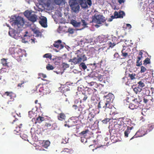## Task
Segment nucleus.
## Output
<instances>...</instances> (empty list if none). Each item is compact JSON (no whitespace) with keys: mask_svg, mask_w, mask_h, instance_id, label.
<instances>
[{"mask_svg":"<svg viewBox=\"0 0 154 154\" xmlns=\"http://www.w3.org/2000/svg\"><path fill=\"white\" fill-rule=\"evenodd\" d=\"M9 52L13 57L17 59L18 57H22L23 55V52H24L23 50L17 46L10 47Z\"/></svg>","mask_w":154,"mask_h":154,"instance_id":"1","label":"nucleus"},{"mask_svg":"<svg viewBox=\"0 0 154 154\" xmlns=\"http://www.w3.org/2000/svg\"><path fill=\"white\" fill-rule=\"evenodd\" d=\"M24 24V20L23 18L21 17L18 16L14 20L12 23V26H14L16 28H22Z\"/></svg>","mask_w":154,"mask_h":154,"instance_id":"2","label":"nucleus"},{"mask_svg":"<svg viewBox=\"0 0 154 154\" xmlns=\"http://www.w3.org/2000/svg\"><path fill=\"white\" fill-rule=\"evenodd\" d=\"M25 16L32 23L36 21L38 19V16L35 13L31 11H26L24 13Z\"/></svg>","mask_w":154,"mask_h":154,"instance_id":"3","label":"nucleus"},{"mask_svg":"<svg viewBox=\"0 0 154 154\" xmlns=\"http://www.w3.org/2000/svg\"><path fill=\"white\" fill-rule=\"evenodd\" d=\"M92 22L98 24H101L104 23L106 19L103 15L100 14H95L92 17Z\"/></svg>","mask_w":154,"mask_h":154,"instance_id":"4","label":"nucleus"},{"mask_svg":"<svg viewBox=\"0 0 154 154\" xmlns=\"http://www.w3.org/2000/svg\"><path fill=\"white\" fill-rule=\"evenodd\" d=\"M38 90L39 92L41 93V94L44 95L49 94L51 92V90L49 88L45 85H41V84L38 85L36 86V89L39 88Z\"/></svg>","mask_w":154,"mask_h":154,"instance_id":"5","label":"nucleus"},{"mask_svg":"<svg viewBox=\"0 0 154 154\" xmlns=\"http://www.w3.org/2000/svg\"><path fill=\"white\" fill-rule=\"evenodd\" d=\"M69 5L72 10L75 12L79 11L80 7L79 3L76 0H70Z\"/></svg>","mask_w":154,"mask_h":154,"instance_id":"6","label":"nucleus"},{"mask_svg":"<svg viewBox=\"0 0 154 154\" xmlns=\"http://www.w3.org/2000/svg\"><path fill=\"white\" fill-rule=\"evenodd\" d=\"M77 1L81 8L84 9H88L92 5L91 0H78Z\"/></svg>","mask_w":154,"mask_h":154,"instance_id":"7","label":"nucleus"},{"mask_svg":"<svg viewBox=\"0 0 154 154\" xmlns=\"http://www.w3.org/2000/svg\"><path fill=\"white\" fill-rule=\"evenodd\" d=\"M140 103L137 101V99H134L133 100V102L129 104V108L132 110L140 109Z\"/></svg>","mask_w":154,"mask_h":154,"instance_id":"8","label":"nucleus"},{"mask_svg":"<svg viewBox=\"0 0 154 154\" xmlns=\"http://www.w3.org/2000/svg\"><path fill=\"white\" fill-rule=\"evenodd\" d=\"M133 90L136 94H139L142 91V93L144 94L148 95L149 94V90H147L144 88L142 89L141 88L138 86L133 88Z\"/></svg>","mask_w":154,"mask_h":154,"instance_id":"9","label":"nucleus"},{"mask_svg":"<svg viewBox=\"0 0 154 154\" xmlns=\"http://www.w3.org/2000/svg\"><path fill=\"white\" fill-rule=\"evenodd\" d=\"M3 96L9 97L10 100V101H14V98L16 97V94L12 91H7L5 92L3 94Z\"/></svg>","mask_w":154,"mask_h":154,"instance_id":"10","label":"nucleus"},{"mask_svg":"<svg viewBox=\"0 0 154 154\" xmlns=\"http://www.w3.org/2000/svg\"><path fill=\"white\" fill-rule=\"evenodd\" d=\"M77 57L78 58H81V60L83 62L87 60V58L84 54L83 51L82 49H80L76 51Z\"/></svg>","mask_w":154,"mask_h":154,"instance_id":"11","label":"nucleus"},{"mask_svg":"<svg viewBox=\"0 0 154 154\" xmlns=\"http://www.w3.org/2000/svg\"><path fill=\"white\" fill-rule=\"evenodd\" d=\"M119 42L117 38L115 36L112 38V41H108L107 44L109 47L112 48L116 45L118 44Z\"/></svg>","mask_w":154,"mask_h":154,"instance_id":"12","label":"nucleus"},{"mask_svg":"<svg viewBox=\"0 0 154 154\" xmlns=\"http://www.w3.org/2000/svg\"><path fill=\"white\" fill-rule=\"evenodd\" d=\"M147 133L148 131L147 130L146 131V132H144V131L142 130H139L136 133L135 135L130 139V140H131L134 138L143 136L146 134Z\"/></svg>","mask_w":154,"mask_h":154,"instance_id":"13","label":"nucleus"},{"mask_svg":"<svg viewBox=\"0 0 154 154\" xmlns=\"http://www.w3.org/2000/svg\"><path fill=\"white\" fill-rule=\"evenodd\" d=\"M96 78L98 79V80L101 81L103 80V77L101 75L98 74L97 72H93L90 74V76L88 77V79H91L93 78Z\"/></svg>","mask_w":154,"mask_h":154,"instance_id":"14","label":"nucleus"},{"mask_svg":"<svg viewBox=\"0 0 154 154\" xmlns=\"http://www.w3.org/2000/svg\"><path fill=\"white\" fill-rule=\"evenodd\" d=\"M117 121V124L120 125H123V124H125L126 126L127 125H130L131 122V121L130 119L128 118H125L124 120L120 121L119 120H118Z\"/></svg>","mask_w":154,"mask_h":154,"instance_id":"15","label":"nucleus"},{"mask_svg":"<svg viewBox=\"0 0 154 154\" xmlns=\"http://www.w3.org/2000/svg\"><path fill=\"white\" fill-rule=\"evenodd\" d=\"M53 45L55 47L59 49H63L64 47V45L62 44V41L60 40L55 41Z\"/></svg>","mask_w":154,"mask_h":154,"instance_id":"16","label":"nucleus"},{"mask_svg":"<svg viewBox=\"0 0 154 154\" xmlns=\"http://www.w3.org/2000/svg\"><path fill=\"white\" fill-rule=\"evenodd\" d=\"M82 115H80L78 117L77 116H73L70 118L72 120L74 124L76 125L78 121L79 120L81 121V119H82Z\"/></svg>","mask_w":154,"mask_h":154,"instance_id":"17","label":"nucleus"},{"mask_svg":"<svg viewBox=\"0 0 154 154\" xmlns=\"http://www.w3.org/2000/svg\"><path fill=\"white\" fill-rule=\"evenodd\" d=\"M113 107L110 104L105 101L104 111L107 112L111 111V109Z\"/></svg>","mask_w":154,"mask_h":154,"instance_id":"18","label":"nucleus"},{"mask_svg":"<svg viewBox=\"0 0 154 154\" xmlns=\"http://www.w3.org/2000/svg\"><path fill=\"white\" fill-rule=\"evenodd\" d=\"M142 50H141L140 51L139 54V56L137 57L136 62V66H140L142 64V61L139 62L143 57L142 55L143 53L142 52Z\"/></svg>","mask_w":154,"mask_h":154,"instance_id":"19","label":"nucleus"},{"mask_svg":"<svg viewBox=\"0 0 154 154\" xmlns=\"http://www.w3.org/2000/svg\"><path fill=\"white\" fill-rule=\"evenodd\" d=\"M7 59L2 58L1 60V63L4 66L10 67H12V65L10 62H8Z\"/></svg>","mask_w":154,"mask_h":154,"instance_id":"20","label":"nucleus"},{"mask_svg":"<svg viewBox=\"0 0 154 154\" xmlns=\"http://www.w3.org/2000/svg\"><path fill=\"white\" fill-rule=\"evenodd\" d=\"M82 61L81 60V58H78L77 57H74L73 58L70 59L69 60V62H71L73 63L74 65L79 64Z\"/></svg>","mask_w":154,"mask_h":154,"instance_id":"21","label":"nucleus"},{"mask_svg":"<svg viewBox=\"0 0 154 154\" xmlns=\"http://www.w3.org/2000/svg\"><path fill=\"white\" fill-rule=\"evenodd\" d=\"M90 79H89L88 77V79H87V81H86V82L88 83L89 85L90 86H94V87L95 88H97L99 87L100 85H102L100 84H97L96 82H90L89 81Z\"/></svg>","mask_w":154,"mask_h":154,"instance_id":"22","label":"nucleus"},{"mask_svg":"<svg viewBox=\"0 0 154 154\" xmlns=\"http://www.w3.org/2000/svg\"><path fill=\"white\" fill-rule=\"evenodd\" d=\"M113 95L111 94H109L106 96V100L105 102L111 104L113 100Z\"/></svg>","mask_w":154,"mask_h":154,"instance_id":"23","label":"nucleus"},{"mask_svg":"<svg viewBox=\"0 0 154 154\" xmlns=\"http://www.w3.org/2000/svg\"><path fill=\"white\" fill-rule=\"evenodd\" d=\"M112 119L113 120H119L120 121L124 120L125 117H120L119 116V114L118 113H114L112 117Z\"/></svg>","mask_w":154,"mask_h":154,"instance_id":"24","label":"nucleus"},{"mask_svg":"<svg viewBox=\"0 0 154 154\" xmlns=\"http://www.w3.org/2000/svg\"><path fill=\"white\" fill-rule=\"evenodd\" d=\"M47 20L46 17H44L39 21V23L41 25L44 27H46L47 26Z\"/></svg>","mask_w":154,"mask_h":154,"instance_id":"25","label":"nucleus"},{"mask_svg":"<svg viewBox=\"0 0 154 154\" xmlns=\"http://www.w3.org/2000/svg\"><path fill=\"white\" fill-rule=\"evenodd\" d=\"M105 101H100L98 103L97 107L99 110L104 111Z\"/></svg>","mask_w":154,"mask_h":154,"instance_id":"26","label":"nucleus"},{"mask_svg":"<svg viewBox=\"0 0 154 154\" xmlns=\"http://www.w3.org/2000/svg\"><path fill=\"white\" fill-rule=\"evenodd\" d=\"M66 124L64 125L65 127H67L68 128H70L75 125L73 122L70 118L68 120L65 122Z\"/></svg>","mask_w":154,"mask_h":154,"instance_id":"27","label":"nucleus"},{"mask_svg":"<svg viewBox=\"0 0 154 154\" xmlns=\"http://www.w3.org/2000/svg\"><path fill=\"white\" fill-rule=\"evenodd\" d=\"M40 143L42 146L47 148L50 145V142L48 140H43Z\"/></svg>","mask_w":154,"mask_h":154,"instance_id":"28","label":"nucleus"},{"mask_svg":"<svg viewBox=\"0 0 154 154\" xmlns=\"http://www.w3.org/2000/svg\"><path fill=\"white\" fill-rule=\"evenodd\" d=\"M133 128V127H130L129 126H127V129L124 132L125 137H128V134L130 132L131 130Z\"/></svg>","mask_w":154,"mask_h":154,"instance_id":"29","label":"nucleus"},{"mask_svg":"<svg viewBox=\"0 0 154 154\" xmlns=\"http://www.w3.org/2000/svg\"><path fill=\"white\" fill-rule=\"evenodd\" d=\"M66 117L65 115L63 113H59L57 116L58 119L60 121L65 120Z\"/></svg>","mask_w":154,"mask_h":154,"instance_id":"30","label":"nucleus"},{"mask_svg":"<svg viewBox=\"0 0 154 154\" xmlns=\"http://www.w3.org/2000/svg\"><path fill=\"white\" fill-rule=\"evenodd\" d=\"M122 55L124 57V58H125L127 57H129L128 55V51L125 50L124 48H123L122 51Z\"/></svg>","mask_w":154,"mask_h":154,"instance_id":"31","label":"nucleus"},{"mask_svg":"<svg viewBox=\"0 0 154 154\" xmlns=\"http://www.w3.org/2000/svg\"><path fill=\"white\" fill-rule=\"evenodd\" d=\"M108 39L106 37L104 36H100L99 37V42L100 43L108 42L109 41Z\"/></svg>","mask_w":154,"mask_h":154,"instance_id":"32","label":"nucleus"},{"mask_svg":"<svg viewBox=\"0 0 154 154\" xmlns=\"http://www.w3.org/2000/svg\"><path fill=\"white\" fill-rule=\"evenodd\" d=\"M71 23L75 27H78L80 26L81 23L78 22L76 21L72 20L71 21Z\"/></svg>","mask_w":154,"mask_h":154,"instance_id":"33","label":"nucleus"},{"mask_svg":"<svg viewBox=\"0 0 154 154\" xmlns=\"http://www.w3.org/2000/svg\"><path fill=\"white\" fill-rule=\"evenodd\" d=\"M29 38L30 37L29 36L26 34H25L24 35L23 37L22 38V42L24 43H26V42H28V39H29Z\"/></svg>","mask_w":154,"mask_h":154,"instance_id":"34","label":"nucleus"},{"mask_svg":"<svg viewBox=\"0 0 154 154\" xmlns=\"http://www.w3.org/2000/svg\"><path fill=\"white\" fill-rule=\"evenodd\" d=\"M9 29L10 31L8 32L9 35L11 37L14 38L15 33L16 30L12 28H10Z\"/></svg>","mask_w":154,"mask_h":154,"instance_id":"35","label":"nucleus"},{"mask_svg":"<svg viewBox=\"0 0 154 154\" xmlns=\"http://www.w3.org/2000/svg\"><path fill=\"white\" fill-rule=\"evenodd\" d=\"M96 90L93 88H88L87 90V93L89 95H91L93 94L96 91Z\"/></svg>","mask_w":154,"mask_h":154,"instance_id":"36","label":"nucleus"},{"mask_svg":"<svg viewBox=\"0 0 154 154\" xmlns=\"http://www.w3.org/2000/svg\"><path fill=\"white\" fill-rule=\"evenodd\" d=\"M118 15L117 16V18H123V17L125 15V14L124 11H120L118 12Z\"/></svg>","mask_w":154,"mask_h":154,"instance_id":"37","label":"nucleus"},{"mask_svg":"<svg viewBox=\"0 0 154 154\" xmlns=\"http://www.w3.org/2000/svg\"><path fill=\"white\" fill-rule=\"evenodd\" d=\"M88 98V97L87 95H86L85 93H82L81 95V100H83V101H85Z\"/></svg>","mask_w":154,"mask_h":154,"instance_id":"38","label":"nucleus"},{"mask_svg":"<svg viewBox=\"0 0 154 154\" xmlns=\"http://www.w3.org/2000/svg\"><path fill=\"white\" fill-rule=\"evenodd\" d=\"M82 23V26L83 27L80 29H78V30H81L85 27H87V23L85 22V20H82L81 21Z\"/></svg>","mask_w":154,"mask_h":154,"instance_id":"39","label":"nucleus"},{"mask_svg":"<svg viewBox=\"0 0 154 154\" xmlns=\"http://www.w3.org/2000/svg\"><path fill=\"white\" fill-rule=\"evenodd\" d=\"M21 35L20 34V31H16L14 38L16 39H18L20 37Z\"/></svg>","mask_w":154,"mask_h":154,"instance_id":"40","label":"nucleus"},{"mask_svg":"<svg viewBox=\"0 0 154 154\" xmlns=\"http://www.w3.org/2000/svg\"><path fill=\"white\" fill-rule=\"evenodd\" d=\"M44 127L46 129H49L51 128L52 127V125L50 122H46Z\"/></svg>","mask_w":154,"mask_h":154,"instance_id":"41","label":"nucleus"},{"mask_svg":"<svg viewBox=\"0 0 154 154\" xmlns=\"http://www.w3.org/2000/svg\"><path fill=\"white\" fill-rule=\"evenodd\" d=\"M10 68L7 67L2 68L1 69V72L2 73L8 72H9Z\"/></svg>","mask_w":154,"mask_h":154,"instance_id":"42","label":"nucleus"},{"mask_svg":"<svg viewBox=\"0 0 154 154\" xmlns=\"http://www.w3.org/2000/svg\"><path fill=\"white\" fill-rule=\"evenodd\" d=\"M128 76L129 77L130 79L131 80L135 79L137 78V76L135 73L129 74Z\"/></svg>","mask_w":154,"mask_h":154,"instance_id":"43","label":"nucleus"},{"mask_svg":"<svg viewBox=\"0 0 154 154\" xmlns=\"http://www.w3.org/2000/svg\"><path fill=\"white\" fill-rule=\"evenodd\" d=\"M53 1L57 5H60L64 3V0H53Z\"/></svg>","mask_w":154,"mask_h":154,"instance_id":"44","label":"nucleus"},{"mask_svg":"<svg viewBox=\"0 0 154 154\" xmlns=\"http://www.w3.org/2000/svg\"><path fill=\"white\" fill-rule=\"evenodd\" d=\"M28 82V81H25L24 80L21 81L20 82V83H19L18 84L17 86L18 87H23L24 86L23 84L27 82Z\"/></svg>","mask_w":154,"mask_h":154,"instance_id":"45","label":"nucleus"},{"mask_svg":"<svg viewBox=\"0 0 154 154\" xmlns=\"http://www.w3.org/2000/svg\"><path fill=\"white\" fill-rule=\"evenodd\" d=\"M150 59L148 58H147L143 61V64L144 65H146L147 64H150Z\"/></svg>","mask_w":154,"mask_h":154,"instance_id":"46","label":"nucleus"},{"mask_svg":"<svg viewBox=\"0 0 154 154\" xmlns=\"http://www.w3.org/2000/svg\"><path fill=\"white\" fill-rule=\"evenodd\" d=\"M79 66L80 68H81L84 70H85L87 68V66L85 63L83 62L81 63L80 64Z\"/></svg>","mask_w":154,"mask_h":154,"instance_id":"47","label":"nucleus"},{"mask_svg":"<svg viewBox=\"0 0 154 154\" xmlns=\"http://www.w3.org/2000/svg\"><path fill=\"white\" fill-rule=\"evenodd\" d=\"M148 132L151 131L154 128V124H150L148 125Z\"/></svg>","mask_w":154,"mask_h":154,"instance_id":"48","label":"nucleus"},{"mask_svg":"<svg viewBox=\"0 0 154 154\" xmlns=\"http://www.w3.org/2000/svg\"><path fill=\"white\" fill-rule=\"evenodd\" d=\"M46 69L48 70H53L54 69L53 66L49 64H48L46 66Z\"/></svg>","mask_w":154,"mask_h":154,"instance_id":"49","label":"nucleus"},{"mask_svg":"<svg viewBox=\"0 0 154 154\" xmlns=\"http://www.w3.org/2000/svg\"><path fill=\"white\" fill-rule=\"evenodd\" d=\"M111 119L106 118L102 121V123L104 124H107Z\"/></svg>","mask_w":154,"mask_h":154,"instance_id":"50","label":"nucleus"},{"mask_svg":"<svg viewBox=\"0 0 154 154\" xmlns=\"http://www.w3.org/2000/svg\"><path fill=\"white\" fill-rule=\"evenodd\" d=\"M138 84L139 85L138 86L140 88H142L145 86L144 84L141 81L138 82Z\"/></svg>","mask_w":154,"mask_h":154,"instance_id":"51","label":"nucleus"},{"mask_svg":"<svg viewBox=\"0 0 154 154\" xmlns=\"http://www.w3.org/2000/svg\"><path fill=\"white\" fill-rule=\"evenodd\" d=\"M43 57H44L48 58L49 59H51L52 57V56L51 54L48 53L45 54L43 56Z\"/></svg>","mask_w":154,"mask_h":154,"instance_id":"52","label":"nucleus"},{"mask_svg":"<svg viewBox=\"0 0 154 154\" xmlns=\"http://www.w3.org/2000/svg\"><path fill=\"white\" fill-rule=\"evenodd\" d=\"M95 116V114L93 112H90L88 115V119H89L91 118H94Z\"/></svg>","mask_w":154,"mask_h":154,"instance_id":"53","label":"nucleus"},{"mask_svg":"<svg viewBox=\"0 0 154 154\" xmlns=\"http://www.w3.org/2000/svg\"><path fill=\"white\" fill-rule=\"evenodd\" d=\"M34 33L36 34V36L38 37L41 35V33L39 30H36L34 31Z\"/></svg>","mask_w":154,"mask_h":154,"instance_id":"54","label":"nucleus"},{"mask_svg":"<svg viewBox=\"0 0 154 154\" xmlns=\"http://www.w3.org/2000/svg\"><path fill=\"white\" fill-rule=\"evenodd\" d=\"M81 141L82 143H85L87 142V139L84 137H81Z\"/></svg>","mask_w":154,"mask_h":154,"instance_id":"55","label":"nucleus"},{"mask_svg":"<svg viewBox=\"0 0 154 154\" xmlns=\"http://www.w3.org/2000/svg\"><path fill=\"white\" fill-rule=\"evenodd\" d=\"M38 75L40 76L39 77H38V79H39L41 77L44 78L46 77V75L42 73H39L38 74Z\"/></svg>","mask_w":154,"mask_h":154,"instance_id":"56","label":"nucleus"},{"mask_svg":"<svg viewBox=\"0 0 154 154\" xmlns=\"http://www.w3.org/2000/svg\"><path fill=\"white\" fill-rule=\"evenodd\" d=\"M114 16L112 15L111 17V18H112V20L115 18H117V16L118 15V12L116 11H115L114 13Z\"/></svg>","mask_w":154,"mask_h":154,"instance_id":"57","label":"nucleus"},{"mask_svg":"<svg viewBox=\"0 0 154 154\" xmlns=\"http://www.w3.org/2000/svg\"><path fill=\"white\" fill-rule=\"evenodd\" d=\"M89 132V130L88 129H87L85 130V131H83L81 132L80 133V134L84 135L85 134H86L87 133Z\"/></svg>","mask_w":154,"mask_h":154,"instance_id":"58","label":"nucleus"},{"mask_svg":"<svg viewBox=\"0 0 154 154\" xmlns=\"http://www.w3.org/2000/svg\"><path fill=\"white\" fill-rule=\"evenodd\" d=\"M146 69L145 67L144 66H142L141 67V70L140 71V72L141 73H142L143 72H145L146 71Z\"/></svg>","mask_w":154,"mask_h":154,"instance_id":"59","label":"nucleus"},{"mask_svg":"<svg viewBox=\"0 0 154 154\" xmlns=\"http://www.w3.org/2000/svg\"><path fill=\"white\" fill-rule=\"evenodd\" d=\"M74 29L71 28H69L68 29V32L70 34H72L74 32Z\"/></svg>","mask_w":154,"mask_h":154,"instance_id":"60","label":"nucleus"},{"mask_svg":"<svg viewBox=\"0 0 154 154\" xmlns=\"http://www.w3.org/2000/svg\"><path fill=\"white\" fill-rule=\"evenodd\" d=\"M62 65H63V67L64 69H66L67 68H68L69 67V65L68 64H67L65 63H63Z\"/></svg>","mask_w":154,"mask_h":154,"instance_id":"61","label":"nucleus"},{"mask_svg":"<svg viewBox=\"0 0 154 154\" xmlns=\"http://www.w3.org/2000/svg\"><path fill=\"white\" fill-rule=\"evenodd\" d=\"M96 119L94 118H91L89 119V121L90 122V123L92 124L94 123L95 122Z\"/></svg>","mask_w":154,"mask_h":154,"instance_id":"62","label":"nucleus"},{"mask_svg":"<svg viewBox=\"0 0 154 154\" xmlns=\"http://www.w3.org/2000/svg\"><path fill=\"white\" fill-rule=\"evenodd\" d=\"M44 117H41L40 116H39L37 118L36 120H39L40 122L44 120Z\"/></svg>","mask_w":154,"mask_h":154,"instance_id":"63","label":"nucleus"},{"mask_svg":"<svg viewBox=\"0 0 154 154\" xmlns=\"http://www.w3.org/2000/svg\"><path fill=\"white\" fill-rule=\"evenodd\" d=\"M32 115H34L33 112L32 111H29V116L30 118H32L33 117Z\"/></svg>","mask_w":154,"mask_h":154,"instance_id":"64","label":"nucleus"}]
</instances>
